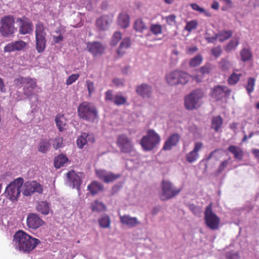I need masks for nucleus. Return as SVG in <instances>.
<instances>
[{
	"mask_svg": "<svg viewBox=\"0 0 259 259\" xmlns=\"http://www.w3.org/2000/svg\"><path fill=\"white\" fill-rule=\"evenodd\" d=\"M180 136L178 134H174L168 137L163 146V150H170L172 147L176 146L180 141Z\"/></svg>",
	"mask_w": 259,
	"mask_h": 259,
	"instance_id": "obj_24",
	"label": "nucleus"
},
{
	"mask_svg": "<svg viewBox=\"0 0 259 259\" xmlns=\"http://www.w3.org/2000/svg\"><path fill=\"white\" fill-rule=\"evenodd\" d=\"M113 99V94L111 90H109L106 93L105 99L106 100H112Z\"/></svg>",
	"mask_w": 259,
	"mask_h": 259,
	"instance_id": "obj_61",
	"label": "nucleus"
},
{
	"mask_svg": "<svg viewBox=\"0 0 259 259\" xmlns=\"http://www.w3.org/2000/svg\"><path fill=\"white\" fill-rule=\"evenodd\" d=\"M232 35L231 30H223L217 33V38H218L220 41H225L229 39Z\"/></svg>",
	"mask_w": 259,
	"mask_h": 259,
	"instance_id": "obj_37",
	"label": "nucleus"
},
{
	"mask_svg": "<svg viewBox=\"0 0 259 259\" xmlns=\"http://www.w3.org/2000/svg\"><path fill=\"white\" fill-rule=\"evenodd\" d=\"M35 33L36 49L37 52L40 53L44 51L46 45V33L45 31L44 26L42 23L36 24Z\"/></svg>",
	"mask_w": 259,
	"mask_h": 259,
	"instance_id": "obj_9",
	"label": "nucleus"
},
{
	"mask_svg": "<svg viewBox=\"0 0 259 259\" xmlns=\"http://www.w3.org/2000/svg\"><path fill=\"white\" fill-rule=\"evenodd\" d=\"M198 25V23L196 20H192L187 23L185 27V29L189 32H191L192 30L195 29Z\"/></svg>",
	"mask_w": 259,
	"mask_h": 259,
	"instance_id": "obj_50",
	"label": "nucleus"
},
{
	"mask_svg": "<svg viewBox=\"0 0 259 259\" xmlns=\"http://www.w3.org/2000/svg\"><path fill=\"white\" fill-rule=\"evenodd\" d=\"M24 180L22 178H18L6 187L5 193L7 197L12 201L17 200L20 192V189L22 186Z\"/></svg>",
	"mask_w": 259,
	"mask_h": 259,
	"instance_id": "obj_7",
	"label": "nucleus"
},
{
	"mask_svg": "<svg viewBox=\"0 0 259 259\" xmlns=\"http://www.w3.org/2000/svg\"><path fill=\"white\" fill-rule=\"evenodd\" d=\"M26 86L23 89L24 94L27 96H31L36 87V79L27 77L25 82Z\"/></svg>",
	"mask_w": 259,
	"mask_h": 259,
	"instance_id": "obj_23",
	"label": "nucleus"
},
{
	"mask_svg": "<svg viewBox=\"0 0 259 259\" xmlns=\"http://www.w3.org/2000/svg\"><path fill=\"white\" fill-rule=\"evenodd\" d=\"M117 145L121 151L130 156H136L137 152L131 141L124 135L119 136L117 141Z\"/></svg>",
	"mask_w": 259,
	"mask_h": 259,
	"instance_id": "obj_8",
	"label": "nucleus"
},
{
	"mask_svg": "<svg viewBox=\"0 0 259 259\" xmlns=\"http://www.w3.org/2000/svg\"><path fill=\"white\" fill-rule=\"evenodd\" d=\"M44 222L36 213H29L27 218V225L31 229H36L42 226Z\"/></svg>",
	"mask_w": 259,
	"mask_h": 259,
	"instance_id": "obj_16",
	"label": "nucleus"
},
{
	"mask_svg": "<svg viewBox=\"0 0 259 259\" xmlns=\"http://www.w3.org/2000/svg\"><path fill=\"white\" fill-rule=\"evenodd\" d=\"M228 150L234 155L235 158L239 160L242 159L243 152L240 147L231 145L228 147Z\"/></svg>",
	"mask_w": 259,
	"mask_h": 259,
	"instance_id": "obj_33",
	"label": "nucleus"
},
{
	"mask_svg": "<svg viewBox=\"0 0 259 259\" xmlns=\"http://www.w3.org/2000/svg\"><path fill=\"white\" fill-rule=\"evenodd\" d=\"M13 242L16 249L23 253H29L40 241L24 231H19L14 235Z\"/></svg>",
	"mask_w": 259,
	"mask_h": 259,
	"instance_id": "obj_1",
	"label": "nucleus"
},
{
	"mask_svg": "<svg viewBox=\"0 0 259 259\" xmlns=\"http://www.w3.org/2000/svg\"><path fill=\"white\" fill-rule=\"evenodd\" d=\"M211 53L215 57L218 58L222 53V49L220 46H217L212 49Z\"/></svg>",
	"mask_w": 259,
	"mask_h": 259,
	"instance_id": "obj_57",
	"label": "nucleus"
},
{
	"mask_svg": "<svg viewBox=\"0 0 259 259\" xmlns=\"http://www.w3.org/2000/svg\"><path fill=\"white\" fill-rule=\"evenodd\" d=\"M152 87L146 83L138 85L136 88L137 94L143 98H150L152 94Z\"/></svg>",
	"mask_w": 259,
	"mask_h": 259,
	"instance_id": "obj_22",
	"label": "nucleus"
},
{
	"mask_svg": "<svg viewBox=\"0 0 259 259\" xmlns=\"http://www.w3.org/2000/svg\"><path fill=\"white\" fill-rule=\"evenodd\" d=\"M202 60L203 58L202 56L198 54L190 60L189 64L191 67H196L200 65L202 63Z\"/></svg>",
	"mask_w": 259,
	"mask_h": 259,
	"instance_id": "obj_42",
	"label": "nucleus"
},
{
	"mask_svg": "<svg viewBox=\"0 0 259 259\" xmlns=\"http://www.w3.org/2000/svg\"><path fill=\"white\" fill-rule=\"evenodd\" d=\"M232 66V62L226 58L221 59L219 63V68L223 71L229 70Z\"/></svg>",
	"mask_w": 259,
	"mask_h": 259,
	"instance_id": "obj_36",
	"label": "nucleus"
},
{
	"mask_svg": "<svg viewBox=\"0 0 259 259\" xmlns=\"http://www.w3.org/2000/svg\"><path fill=\"white\" fill-rule=\"evenodd\" d=\"M133 158H127L125 160V165L129 169H133L138 168L139 160L138 159V153L136 156H132Z\"/></svg>",
	"mask_w": 259,
	"mask_h": 259,
	"instance_id": "obj_31",
	"label": "nucleus"
},
{
	"mask_svg": "<svg viewBox=\"0 0 259 259\" xmlns=\"http://www.w3.org/2000/svg\"><path fill=\"white\" fill-rule=\"evenodd\" d=\"M231 91L225 86L218 85L212 89L211 96L217 101H219L226 95L230 94Z\"/></svg>",
	"mask_w": 259,
	"mask_h": 259,
	"instance_id": "obj_18",
	"label": "nucleus"
},
{
	"mask_svg": "<svg viewBox=\"0 0 259 259\" xmlns=\"http://www.w3.org/2000/svg\"><path fill=\"white\" fill-rule=\"evenodd\" d=\"M190 6L193 10L198 11L200 13H204V15L207 17H211V14L210 12L206 11L203 8L199 7V6L197 4H191Z\"/></svg>",
	"mask_w": 259,
	"mask_h": 259,
	"instance_id": "obj_44",
	"label": "nucleus"
},
{
	"mask_svg": "<svg viewBox=\"0 0 259 259\" xmlns=\"http://www.w3.org/2000/svg\"><path fill=\"white\" fill-rule=\"evenodd\" d=\"M100 226L102 228H108L110 225V220L108 215H104L99 219Z\"/></svg>",
	"mask_w": 259,
	"mask_h": 259,
	"instance_id": "obj_45",
	"label": "nucleus"
},
{
	"mask_svg": "<svg viewBox=\"0 0 259 259\" xmlns=\"http://www.w3.org/2000/svg\"><path fill=\"white\" fill-rule=\"evenodd\" d=\"M50 143L47 140H41L39 143L38 150L42 153H46L49 149Z\"/></svg>",
	"mask_w": 259,
	"mask_h": 259,
	"instance_id": "obj_43",
	"label": "nucleus"
},
{
	"mask_svg": "<svg viewBox=\"0 0 259 259\" xmlns=\"http://www.w3.org/2000/svg\"><path fill=\"white\" fill-rule=\"evenodd\" d=\"M44 186L36 181L25 182L23 187V194L26 196H30L34 193L42 194Z\"/></svg>",
	"mask_w": 259,
	"mask_h": 259,
	"instance_id": "obj_12",
	"label": "nucleus"
},
{
	"mask_svg": "<svg viewBox=\"0 0 259 259\" xmlns=\"http://www.w3.org/2000/svg\"><path fill=\"white\" fill-rule=\"evenodd\" d=\"M180 191V189L175 187L170 182L163 181L161 184L160 198L163 201L168 200L177 195Z\"/></svg>",
	"mask_w": 259,
	"mask_h": 259,
	"instance_id": "obj_10",
	"label": "nucleus"
},
{
	"mask_svg": "<svg viewBox=\"0 0 259 259\" xmlns=\"http://www.w3.org/2000/svg\"><path fill=\"white\" fill-rule=\"evenodd\" d=\"M68 161L67 157L63 154H60L54 159V166L57 168H59Z\"/></svg>",
	"mask_w": 259,
	"mask_h": 259,
	"instance_id": "obj_35",
	"label": "nucleus"
},
{
	"mask_svg": "<svg viewBox=\"0 0 259 259\" xmlns=\"http://www.w3.org/2000/svg\"><path fill=\"white\" fill-rule=\"evenodd\" d=\"M91 209L93 211L102 212L106 210V207L102 202L95 200L91 203Z\"/></svg>",
	"mask_w": 259,
	"mask_h": 259,
	"instance_id": "obj_34",
	"label": "nucleus"
},
{
	"mask_svg": "<svg viewBox=\"0 0 259 259\" xmlns=\"http://www.w3.org/2000/svg\"><path fill=\"white\" fill-rule=\"evenodd\" d=\"M239 44L237 40H231L229 43L227 45L225 50L227 52H230L231 51L235 49Z\"/></svg>",
	"mask_w": 259,
	"mask_h": 259,
	"instance_id": "obj_52",
	"label": "nucleus"
},
{
	"mask_svg": "<svg viewBox=\"0 0 259 259\" xmlns=\"http://www.w3.org/2000/svg\"><path fill=\"white\" fill-rule=\"evenodd\" d=\"M56 125L60 132H63L66 129L67 119L63 114H58L55 119Z\"/></svg>",
	"mask_w": 259,
	"mask_h": 259,
	"instance_id": "obj_29",
	"label": "nucleus"
},
{
	"mask_svg": "<svg viewBox=\"0 0 259 259\" xmlns=\"http://www.w3.org/2000/svg\"><path fill=\"white\" fill-rule=\"evenodd\" d=\"M15 19L13 16L9 15L3 17L0 20V33L5 37L13 35L17 31L15 26Z\"/></svg>",
	"mask_w": 259,
	"mask_h": 259,
	"instance_id": "obj_5",
	"label": "nucleus"
},
{
	"mask_svg": "<svg viewBox=\"0 0 259 259\" xmlns=\"http://www.w3.org/2000/svg\"><path fill=\"white\" fill-rule=\"evenodd\" d=\"M229 163V160H225L222 162V163L220 164L218 170L217 172L218 174H220L223 171H224L225 169V168L228 166V164Z\"/></svg>",
	"mask_w": 259,
	"mask_h": 259,
	"instance_id": "obj_60",
	"label": "nucleus"
},
{
	"mask_svg": "<svg viewBox=\"0 0 259 259\" xmlns=\"http://www.w3.org/2000/svg\"><path fill=\"white\" fill-rule=\"evenodd\" d=\"M95 141L93 134H87L85 133H82L78 138L76 141V144L79 148H82L86 144L89 143H93Z\"/></svg>",
	"mask_w": 259,
	"mask_h": 259,
	"instance_id": "obj_19",
	"label": "nucleus"
},
{
	"mask_svg": "<svg viewBox=\"0 0 259 259\" xmlns=\"http://www.w3.org/2000/svg\"><path fill=\"white\" fill-rule=\"evenodd\" d=\"M17 22L19 23V32L20 34H30L33 30V24L29 18L26 17L18 18Z\"/></svg>",
	"mask_w": 259,
	"mask_h": 259,
	"instance_id": "obj_13",
	"label": "nucleus"
},
{
	"mask_svg": "<svg viewBox=\"0 0 259 259\" xmlns=\"http://www.w3.org/2000/svg\"><path fill=\"white\" fill-rule=\"evenodd\" d=\"M223 123V119L220 116L214 117L212 119V127L215 131H218L221 126Z\"/></svg>",
	"mask_w": 259,
	"mask_h": 259,
	"instance_id": "obj_41",
	"label": "nucleus"
},
{
	"mask_svg": "<svg viewBox=\"0 0 259 259\" xmlns=\"http://www.w3.org/2000/svg\"><path fill=\"white\" fill-rule=\"evenodd\" d=\"M241 73H236L233 72L229 77L228 82L230 84H235L239 80L240 77L242 76Z\"/></svg>",
	"mask_w": 259,
	"mask_h": 259,
	"instance_id": "obj_46",
	"label": "nucleus"
},
{
	"mask_svg": "<svg viewBox=\"0 0 259 259\" xmlns=\"http://www.w3.org/2000/svg\"><path fill=\"white\" fill-rule=\"evenodd\" d=\"M126 102V99L122 95H117L114 97V104L117 105L124 104Z\"/></svg>",
	"mask_w": 259,
	"mask_h": 259,
	"instance_id": "obj_51",
	"label": "nucleus"
},
{
	"mask_svg": "<svg viewBox=\"0 0 259 259\" xmlns=\"http://www.w3.org/2000/svg\"><path fill=\"white\" fill-rule=\"evenodd\" d=\"M240 56L242 61L245 62L250 59L251 54L248 49H243L240 52Z\"/></svg>",
	"mask_w": 259,
	"mask_h": 259,
	"instance_id": "obj_48",
	"label": "nucleus"
},
{
	"mask_svg": "<svg viewBox=\"0 0 259 259\" xmlns=\"http://www.w3.org/2000/svg\"><path fill=\"white\" fill-rule=\"evenodd\" d=\"M134 28L136 31L142 32L147 27L142 19H139L136 20Z\"/></svg>",
	"mask_w": 259,
	"mask_h": 259,
	"instance_id": "obj_40",
	"label": "nucleus"
},
{
	"mask_svg": "<svg viewBox=\"0 0 259 259\" xmlns=\"http://www.w3.org/2000/svg\"><path fill=\"white\" fill-rule=\"evenodd\" d=\"M77 114L80 118L90 122H94L98 117L96 107L88 102H83L78 105Z\"/></svg>",
	"mask_w": 259,
	"mask_h": 259,
	"instance_id": "obj_2",
	"label": "nucleus"
},
{
	"mask_svg": "<svg viewBox=\"0 0 259 259\" xmlns=\"http://www.w3.org/2000/svg\"><path fill=\"white\" fill-rule=\"evenodd\" d=\"M79 77V74H72L70 75L66 81V84L67 85H71Z\"/></svg>",
	"mask_w": 259,
	"mask_h": 259,
	"instance_id": "obj_55",
	"label": "nucleus"
},
{
	"mask_svg": "<svg viewBox=\"0 0 259 259\" xmlns=\"http://www.w3.org/2000/svg\"><path fill=\"white\" fill-rule=\"evenodd\" d=\"M86 83L89 96H91V94L95 91L94 83L93 81L87 80L86 81Z\"/></svg>",
	"mask_w": 259,
	"mask_h": 259,
	"instance_id": "obj_59",
	"label": "nucleus"
},
{
	"mask_svg": "<svg viewBox=\"0 0 259 259\" xmlns=\"http://www.w3.org/2000/svg\"><path fill=\"white\" fill-rule=\"evenodd\" d=\"M121 223L130 228L136 227L140 224V222L136 217H132L130 215L125 214L120 216Z\"/></svg>",
	"mask_w": 259,
	"mask_h": 259,
	"instance_id": "obj_21",
	"label": "nucleus"
},
{
	"mask_svg": "<svg viewBox=\"0 0 259 259\" xmlns=\"http://www.w3.org/2000/svg\"><path fill=\"white\" fill-rule=\"evenodd\" d=\"M255 83V79L253 77H249L247 81V83L245 87L248 95H250L254 91Z\"/></svg>",
	"mask_w": 259,
	"mask_h": 259,
	"instance_id": "obj_38",
	"label": "nucleus"
},
{
	"mask_svg": "<svg viewBox=\"0 0 259 259\" xmlns=\"http://www.w3.org/2000/svg\"><path fill=\"white\" fill-rule=\"evenodd\" d=\"M5 91H6V89H5L4 80L2 78H0V92L4 93V92H5Z\"/></svg>",
	"mask_w": 259,
	"mask_h": 259,
	"instance_id": "obj_64",
	"label": "nucleus"
},
{
	"mask_svg": "<svg viewBox=\"0 0 259 259\" xmlns=\"http://www.w3.org/2000/svg\"><path fill=\"white\" fill-rule=\"evenodd\" d=\"M35 208L36 210L44 215H48L51 209V204L47 201H41L37 203Z\"/></svg>",
	"mask_w": 259,
	"mask_h": 259,
	"instance_id": "obj_28",
	"label": "nucleus"
},
{
	"mask_svg": "<svg viewBox=\"0 0 259 259\" xmlns=\"http://www.w3.org/2000/svg\"><path fill=\"white\" fill-rule=\"evenodd\" d=\"M227 259H240V256L238 252L231 251L226 253Z\"/></svg>",
	"mask_w": 259,
	"mask_h": 259,
	"instance_id": "obj_56",
	"label": "nucleus"
},
{
	"mask_svg": "<svg viewBox=\"0 0 259 259\" xmlns=\"http://www.w3.org/2000/svg\"><path fill=\"white\" fill-rule=\"evenodd\" d=\"M27 46V44L22 40H17L8 44L4 47L5 52H12L23 50Z\"/></svg>",
	"mask_w": 259,
	"mask_h": 259,
	"instance_id": "obj_17",
	"label": "nucleus"
},
{
	"mask_svg": "<svg viewBox=\"0 0 259 259\" xmlns=\"http://www.w3.org/2000/svg\"><path fill=\"white\" fill-rule=\"evenodd\" d=\"M190 77V75L185 72L175 70L166 75V81L171 86L185 84L189 81Z\"/></svg>",
	"mask_w": 259,
	"mask_h": 259,
	"instance_id": "obj_6",
	"label": "nucleus"
},
{
	"mask_svg": "<svg viewBox=\"0 0 259 259\" xmlns=\"http://www.w3.org/2000/svg\"><path fill=\"white\" fill-rule=\"evenodd\" d=\"M204 37L209 43H213L217 39V33H214L212 30H207Z\"/></svg>",
	"mask_w": 259,
	"mask_h": 259,
	"instance_id": "obj_39",
	"label": "nucleus"
},
{
	"mask_svg": "<svg viewBox=\"0 0 259 259\" xmlns=\"http://www.w3.org/2000/svg\"><path fill=\"white\" fill-rule=\"evenodd\" d=\"M124 84V81L122 79L114 78V85L117 86H122Z\"/></svg>",
	"mask_w": 259,
	"mask_h": 259,
	"instance_id": "obj_63",
	"label": "nucleus"
},
{
	"mask_svg": "<svg viewBox=\"0 0 259 259\" xmlns=\"http://www.w3.org/2000/svg\"><path fill=\"white\" fill-rule=\"evenodd\" d=\"M160 140V136L154 130H149L142 138L140 144L144 151H149L156 148Z\"/></svg>",
	"mask_w": 259,
	"mask_h": 259,
	"instance_id": "obj_4",
	"label": "nucleus"
},
{
	"mask_svg": "<svg viewBox=\"0 0 259 259\" xmlns=\"http://www.w3.org/2000/svg\"><path fill=\"white\" fill-rule=\"evenodd\" d=\"M212 69V65L210 63H206L204 66L201 67L199 71L203 75L209 74Z\"/></svg>",
	"mask_w": 259,
	"mask_h": 259,
	"instance_id": "obj_49",
	"label": "nucleus"
},
{
	"mask_svg": "<svg viewBox=\"0 0 259 259\" xmlns=\"http://www.w3.org/2000/svg\"><path fill=\"white\" fill-rule=\"evenodd\" d=\"M98 178L105 183H108L113 181V174L111 172H108L103 169L96 170Z\"/></svg>",
	"mask_w": 259,
	"mask_h": 259,
	"instance_id": "obj_26",
	"label": "nucleus"
},
{
	"mask_svg": "<svg viewBox=\"0 0 259 259\" xmlns=\"http://www.w3.org/2000/svg\"><path fill=\"white\" fill-rule=\"evenodd\" d=\"M202 146L203 144L201 142L195 143L194 149L186 155V159L189 163H193L198 159V152L202 148Z\"/></svg>",
	"mask_w": 259,
	"mask_h": 259,
	"instance_id": "obj_20",
	"label": "nucleus"
},
{
	"mask_svg": "<svg viewBox=\"0 0 259 259\" xmlns=\"http://www.w3.org/2000/svg\"><path fill=\"white\" fill-rule=\"evenodd\" d=\"M63 145V139L60 137H57L54 140L53 146L55 149H57L62 147Z\"/></svg>",
	"mask_w": 259,
	"mask_h": 259,
	"instance_id": "obj_54",
	"label": "nucleus"
},
{
	"mask_svg": "<svg viewBox=\"0 0 259 259\" xmlns=\"http://www.w3.org/2000/svg\"><path fill=\"white\" fill-rule=\"evenodd\" d=\"M111 23L112 19L108 16L104 15L97 20L96 25L100 30H105L109 28Z\"/></svg>",
	"mask_w": 259,
	"mask_h": 259,
	"instance_id": "obj_25",
	"label": "nucleus"
},
{
	"mask_svg": "<svg viewBox=\"0 0 259 259\" xmlns=\"http://www.w3.org/2000/svg\"><path fill=\"white\" fill-rule=\"evenodd\" d=\"M204 93L201 90H195L187 95L184 98V106L187 110H193L199 108L202 104Z\"/></svg>",
	"mask_w": 259,
	"mask_h": 259,
	"instance_id": "obj_3",
	"label": "nucleus"
},
{
	"mask_svg": "<svg viewBox=\"0 0 259 259\" xmlns=\"http://www.w3.org/2000/svg\"><path fill=\"white\" fill-rule=\"evenodd\" d=\"M204 219L208 227L211 230H217L219 228L220 222V218L213 212L211 204L206 208L204 212Z\"/></svg>",
	"mask_w": 259,
	"mask_h": 259,
	"instance_id": "obj_11",
	"label": "nucleus"
},
{
	"mask_svg": "<svg viewBox=\"0 0 259 259\" xmlns=\"http://www.w3.org/2000/svg\"><path fill=\"white\" fill-rule=\"evenodd\" d=\"M150 30L154 35L160 34L162 32V26L160 24H152L150 26Z\"/></svg>",
	"mask_w": 259,
	"mask_h": 259,
	"instance_id": "obj_47",
	"label": "nucleus"
},
{
	"mask_svg": "<svg viewBox=\"0 0 259 259\" xmlns=\"http://www.w3.org/2000/svg\"><path fill=\"white\" fill-rule=\"evenodd\" d=\"M130 23L128 15L125 13H121L118 17L117 23L122 28L128 27Z\"/></svg>",
	"mask_w": 259,
	"mask_h": 259,
	"instance_id": "obj_30",
	"label": "nucleus"
},
{
	"mask_svg": "<svg viewBox=\"0 0 259 259\" xmlns=\"http://www.w3.org/2000/svg\"><path fill=\"white\" fill-rule=\"evenodd\" d=\"M189 208L195 214H197L199 212V208L195 206L194 205H190Z\"/></svg>",
	"mask_w": 259,
	"mask_h": 259,
	"instance_id": "obj_62",
	"label": "nucleus"
},
{
	"mask_svg": "<svg viewBox=\"0 0 259 259\" xmlns=\"http://www.w3.org/2000/svg\"><path fill=\"white\" fill-rule=\"evenodd\" d=\"M82 173H76L74 171H69L67 173L68 182L72 185L73 188L79 189L82 183Z\"/></svg>",
	"mask_w": 259,
	"mask_h": 259,
	"instance_id": "obj_15",
	"label": "nucleus"
},
{
	"mask_svg": "<svg viewBox=\"0 0 259 259\" xmlns=\"http://www.w3.org/2000/svg\"><path fill=\"white\" fill-rule=\"evenodd\" d=\"M166 22L170 25H173L176 23V16L175 15H170L165 18Z\"/></svg>",
	"mask_w": 259,
	"mask_h": 259,
	"instance_id": "obj_58",
	"label": "nucleus"
},
{
	"mask_svg": "<svg viewBox=\"0 0 259 259\" xmlns=\"http://www.w3.org/2000/svg\"><path fill=\"white\" fill-rule=\"evenodd\" d=\"M27 77L19 76L14 80L15 84L19 88H21L23 84H25Z\"/></svg>",
	"mask_w": 259,
	"mask_h": 259,
	"instance_id": "obj_53",
	"label": "nucleus"
},
{
	"mask_svg": "<svg viewBox=\"0 0 259 259\" xmlns=\"http://www.w3.org/2000/svg\"><path fill=\"white\" fill-rule=\"evenodd\" d=\"M88 189L91 194L95 195L103 190V186L99 182L94 181L88 185Z\"/></svg>",
	"mask_w": 259,
	"mask_h": 259,
	"instance_id": "obj_32",
	"label": "nucleus"
},
{
	"mask_svg": "<svg viewBox=\"0 0 259 259\" xmlns=\"http://www.w3.org/2000/svg\"><path fill=\"white\" fill-rule=\"evenodd\" d=\"M131 41L129 38L123 39L120 42L116 51L118 58L122 57L125 53L126 50L131 46Z\"/></svg>",
	"mask_w": 259,
	"mask_h": 259,
	"instance_id": "obj_27",
	"label": "nucleus"
},
{
	"mask_svg": "<svg viewBox=\"0 0 259 259\" xmlns=\"http://www.w3.org/2000/svg\"><path fill=\"white\" fill-rule=\"evenodd\" d=\"M105 49L104 46L98 41L89 42L87 44V50L94 57L102 55L104 53Z\"/></svg>",
	"mask_w": 259,
	"mask_h": 259,
	"instance_id": "obj_14",
	"label": "nucleus"
}]
</instances>
